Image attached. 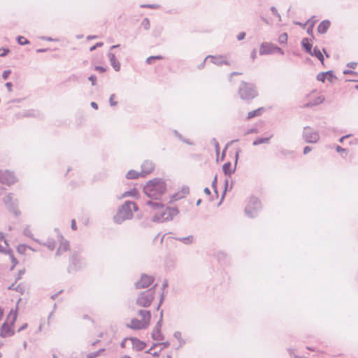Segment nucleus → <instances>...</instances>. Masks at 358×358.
Returning <instances> with one entry per match:
<instances>
[{
    "label": "nucleus",
    "instance_id": "25",
    "mask_svg": "<svg viewBox=\"0 0 358 358\" xmlns=\"http://www.w3.org/2000/svg\"><path fill=\"white\" fill-rule=\"evenodd\" d=\"M126 177L128 179H137L139 177H142V173L141 171L138 172L134 170H130L127 172Z\"/></svg>",
    "mask_w": 358,
    "mask_h": 358
},
{
    "label": "nucleus",
    "instance_id": "46",
    "mask_svg": "<svg viewBox=\"0 0 358 358\" xmlns=\"http://www.w3.org/2000/svg\"><path fill=\"white\" fill-rule=\"evenodd\" d=\"M71 228L73 230H76L77 229L76 221L74 220H73L72 222H71Z\"/></svg>",
    "mask_w": 358,
    "mask_h": 358
},
{
    "label": "nucleus",
    "instance_id": "56",
    "mask_svg": "<svg viewBox=\"0 0 358 358\" xmlns=\"http://www.w3.org/2000/svg\"><path fill=\"white\" fill-rule=\"evenodd\" d=\"M96 48V45H94V46H92V47H91V48H90V51H93L94 50H95V48Z\"/></svg>",
    "mask_w": 358,
    "mask_h": 358
},
{
    "label": "nucleus",
    "instance_id": "30",
    "mask_svg": "<svg viewBox=\"0 0 358 358\" xmlns=\"http://www.w3.org/2000/svg\"><path fill=\"white\" fill-rule=\"evenodd\" d=\"M164 57L162 55H157V56H150L147 58L146 62L149 64H152L155 62V60H161L163 59Z\"/></svg>",
    "mask_w": 358,
    "mask_h": 358
},
{
    "label": "nucleus",
    "instance_id": "31",
    "mask_svg": "<svg viewBox=\"0 0 358 358\" xmlns=\"http://www.w3.org/2000/svg\"><path fill=\"white\" fill-rule=\"evenodd\" d=\"M271 137H268V138H257L256 139L253 144L254 145H259V144H262V143H267L269 140H270Z\"/></svg>",
    "mask_w": 358,
    "mask_h": 358
},
{
    "label": "nucleus",
    "instance_id": "5",
    "mask_svg": "<svg viewBox=\"0 0 358 358\" xmlns=\"http://www.w3.org/2000/svg\"><path fill=\"white\" fill-rule=\"evenodd\" d=\"M140 319L134 318L131 320L128 327L134 329H146L150 323L151 315L149 311L140 310L138 312Z\"/></svg>",
    "mask_w": 358,
    "mask_h": 358
},
{
    "label": "nucleus",
    "instance_id": "61",
    "mask_svg": "<svg viewBox=\"0 0 358 358\" xmlns=\"http://www.w3.org/2000/svg\"><path fill=\"white\" fill-rule=\"evenodd\" d=\"M308 350L315 351V350H313V349H310V348H308Z\"/></svg>",
    "mask_w": 358,
    "mask_h": 358
},
{
    "label": "nucleus",
    "instance_id": "59",
    "mask_svg": "<svg viewBox=\"0 0 358 358\" xmlns=\"http://www.w3.org/2000/svg\"><path fill=\"white\" fill-rule=\"evenodd\" d=\"M324 53H325L326 56H327V57H329V55H328V54H327L324 50Z\"/></svg>",
    "mask_w": 358,
    "mask_h": 358
},
{
    "label": "nucleus",
    "instance_id": "15",
    "mask_svg": "<svg viewBox=\"0 0 358 358\" xmlns=\"http://www.w3.org/2000/svg\"><path fill=\"white\" fill-rule=\"evenodd\" d=\"M303 136L307 143H316L319 140V135L310 128H305Z\"/></svg>",
    "mask_w": 358,
    "mask_h": 358
},
{
    "label": "nucleus",
    "instance_id": "12",
    "mask_svg": "<svg viewBox=\"0 0 358 358\" xmlns=\"http://www.w3.org/2000/svg\"><path fill=\"white\" fill-rule=\"evenodd\" d=\"M127 342H130L132 348L136 351H141L146 348V343L142 341H140L137 338H129L124 339L122 343V346L124 347V345Z\"/></svg>",
    "mask_w": 358,
    "mask_h": 358
},
{
    "label": "nucleus",
    "instance_id": "55",
    "mask_svg": "<svg viewBox=\"0 0 358 358\" xmlns=\"http://www.w3.org/2000/svg\"><path fill=\"white\" fill-rule=\"evenodd\" d=\"M96 357V355H90L87 358H94Z\"/></svg>",
    "mask_w": 358,
    "mask_h": 358
},
{
    "label": "nucleus",
    "instance_id": "3",
    "mask_svg": "<svg viewBox=\"0 0 358 358\" xmlns=\"http://www.w3.org/2000/svg\"><path fill=\"white\" fill-rule=\"evenodd\" d=\"M137 210L138 206L135 203L127 201L121 206L115 215V222L120 224L126 220L131 219L133 217V213Z\"/></svg>",
    "mask_w": 358,
    "mask_h": 358
},
{
    "label": "nucleus",
    "instance_id": "50",
    "mask_svg": "<svg viewBox=\"0 0 358 358\" xmlns=\"http://www.w3.org/2000/svg\"><path fill=\"white\" fill-rule=\"evenodd\" d=\"M313 24H312L311 27L308 29V33L310 34H313Z\"/></svg>",
    "mask_w": 358,
    "mask_h": 358
},
{
    "label": "nucleus",
    "instance_id": "14",
    "mask_svg": "<svg viewBox=\"0 0 358 358\" xmlns=\"http://www.w3.org/2000/svg\"><path fill=\"white\" fill-rule=\"evenodd\" d=\"M316 78L318 81L322 83H324L325 80H328L329 83H334L337 80L336 76L334 74L333 71H331L320 73L317 75Z\"/></svg>",
    "mask_w": 358,
    "mask_h": 358
},
{
    "label": "nucleus",
    "instance_id": "57",
    "mask_svg": "<svg viewBox=\"0 0 358 358\" xmlns=\"http://www.w3.org/2000/svg\"><path fill=\"white\" fill-rule=\"evenodd\" d=\"M356 65H357L356 63H352V64H350V66L355 68Z\"/></svg>",
    "mask_w": 358,
    "mask_h": 358
},
{
    "label": "nucleus",
    "instance_id": "26",
    "mask_svg": "<svg viewBox=\"0 0 358 358\" xmlns=\"http://www.w3.org/2000/svg\"><path fill=\"white\" fill-rule=\"evenodd\" d=\"M311 56H314L317 57L322 63V64L324 65V56L322 52L317 49V48H315L313 50H312V54H310Z\"/></svg>",
    "mask_w": 358,
    "mask_h": 358
},
{
    "label": "nucleus",
    "instance_id": "32",
    "mask_svg": "<svg viewBox=\"0 0 358 358\" xmlns=\"http://www.w3.org/2000/svg\"><path fill=\"white\" fill-rule=\"evenodd\" d=\"M287 38H288V36H287V33H282L278 37V42L280 44H286L287 41Z\"/></svg>",
    "mask_w": 358,
    "mask_h": 358
},
{
    "label": "nucleus",
    "instance_id": "20",
    "mask_svg": "<svg viewBox=\"0 0 358 358\" xmlns=\"http://www.w3.org/2000/svg\"><path fill=\"white\" fill-rule=\"evenodd\" d=\"M222 170L225 175L230 176L236 170V164L231 162L224 163L222 166Z\"/></svg>",
    "mask_w": 358,
    "mask_h": 358
},
{
    "label": "nucleus",
    "instance_id": "34",
    "mask_svg": "<svg viewBox=\"0 0 358 358\" xmlns=\"http://www.w3.org/2000/svg\"><path fill=\"white\" fill-rule=\"evenodd\" d=\"M17 41L20 45H27L29 43V41L24 36H18Z\"/></svg>",
    "mask_w": 358,
    "mask_h": 358
},
{
    "label": "nucleus",
    "instance_id": "63",
    "mask_svg": "<svg viewBox=\"0 0 358 358\" xmlns=\"http://www.w3.org/2000/svg\"><path fill=\"white\" fill-rule=\"evenodd\" d=\"M355 88H356L357 90H358V85H356V86H355Z\"/></svg>",
    "mask_w": 358,
    "mask_h": 358
},
{
    "label": "nucleus",
    "instance_id": "47",
    "mask_svg": "<svg viewBox=\"0 0 358 358\" xmlns=\"http://www.w3.org/2000/svg\"><path fill=\"white\" fill-rule=\"evenodd\" d=\"M336 151L338 152H345L346 150L344 149V148H342L341 146H337L336 147Z\"/></svg>",
    "mask_w": 358,
    "mask_h": 358
},
{
    "label": "nucleus",
    "instance_id": "7",
    "mask_svg": "<svg viewBox=\"0 0 358 358\" xmlns=\"http://www.w3.org/2000/svg\"><path fill=\"white\" fill-rule=\"evenodd\" d=\"M238 93L243 100L254 99L258 94L255 87L252 84L243 81L239 85Z\"/></svg>",
    "mask_w": 358,
    "mask_h": 358
},
{
    "label": "nucleus",
    "instance_id": "6",
    "mask_svg": "<svg viewBox=\"0 0 358 358\" xmlns=\"http://www.w3.org/2000/svg\"><path fill=\"white\" fill-rule=\"evenodd\" d=\"M17 317L15 310H11L7 315L6 320L2 324L0 330V336L1 337L10 336L14 334L13 324Z\"/></svg>",
    "mask_w": 358,
    "mask_h": 358
},
{
    "label": "nucleus",
    "instance_id": "43",
    "mask_svg": "<svg viewBox=\"0 0 358 358\" xmlns=\"http://www.w3.org/2000/svg\"><path fill=\"white\" fill-rule=\"evenodd\" d=\"M312 150V148L309 147V146H306L305 147L304 150H303V153L306 155L307 153H308L309 152H310Z\"/></svg>",
    "mask_w": 358,
    "mask_h": 358
},
{
    "label": "nucleus",
    "instance_id": "21",
    "mask_svg": "<svg viewBox=\"0 0 358 358\" xmlns=\"http://www.w3.org/2000/svg\"><path fill=\"white\" fill-rule=\"evenodd\" d=\"M301 45L303 50L308 54H312V47L313 43L312 41L309 38H303L301 41Z\"/></svg>",
    "mask_w": 358,
    "mask_h": 358
},
{
    "label": "nucleus",
    "instance_id": "28",
    "mask_svg": "<svg viewBox=\"0 0 358 358\" xmlns=\"http://www.w3.org/2000/svg\"><path fill=\"white\" fill-rule=\"evenodd\" d=\"M8 244L2 234H0V252H5L7 249Z\"/></svg>",
    "mask_w": 358,
    "mask_h": 358
},
{
    "label": "nucleus",
    "instance_id": "42",
    "mask_svg": "<svg viewBox=\"0 0 358 358\" xmlns=\"http://www.w3.org/2000/svg\"><path fill=\"white\" fill-rule=\"evenodd\" d=\"M89 80L92 82V85H94L95 84V82H96V78L95 76H91L90 78H89Z\"/></svg>",
    "mask_w": 358,
    "mask_h": 358
},
{
    "label": "nucleus",
    "instance_id": "22",
    "mask_svg": "<svg viewBox=\"0 0 358 358\" xmlns=\"http://www.w3.org/2000/svg\"><path fill=\"white\" fill-rule=\"evenodd\" d=\"M264 110H265L264 108L261 107V108H259L252 111H250L248 113L247 119L250 120L255 117L260 116V115H262V114L264 113Z\"/></svg>",
    "mask_w": 358,
    "mask_h": 358
},
{
    "label": "nucleus",
    "instance_id": "36",
    "mask_svg": "<svg viewBox=\"0 0 358 358\" xmlns=\"http://www.w3.org/2000/svg\"><path fill=\"white\" fill-rule=\"evenodd\" d=\"M141 26L145 29H148L150 27V20L148 18H144L141 22Z\"/></svg>",
    "mask_w": 358,
    "mask_h": 358
},
{
    "label": "nucleus",
    "instance_id": "53",
    "mask_svg": "<svg viewBox=\"0 0 358 358\" xmlns=\"http://www.w3.org/2000/svg\"><path fill=\"white\" fill-rule=\"evenodd\" d=\"M204 192L207 194V195H210V191L208 188H205L204 189Z\"/></svg>",
    "mask_w": 358,
    "mask_h": 358
},
{
    "label": "nucleus",
    "instance_id": "9",
    "mask_svg": "<svg viewBox=\"0 0 358 358\" xmlns=\"http://www.w3.org/2000/svg\"><path fill=\"white\" fill-rule=\"evenodd\" d=\"M155 296V289H148L138 294L136 299V303L141 307H149L153 301Z\"/></svg>",
    "mask_w": 358,
    "mask_h": 358
},
{
    "label": "nucleus",
    "instance_id": "41",
    "mask_svg": "<svg viewBox=\"0 0 358 358\" xmlns=\"http://www.w3.org/2000/svg\"><path fill=\"white\" fill-rule=\"evenodd\" d=\"M95 69L96 71H98L99 72H101V73H103V72L106 71L105 68H103L102 66H97L95 67Z\"/></svg>",
    "mask_w": 358,
    "mask_h": 358
},
{
    "label": "nucleus",
    "instance_id": "27",
    "mask_svg": "<svg viewBox=\"0 0 358 358\" xmlns=\"http://www.w3.org/2000/svg\"><path fill=\"white\" fill-rule=\"evenodd\" d=\"M110 60L111 64L113 66L114 69L116 71H118L120 70V64L116 59L115 56L113 54H111L110 55Z\"/></svg>",
    "mask_w": 358,
    "mask_h": 358
},
{
    "label": "nucleus",
    "instance_id": "10",
    "mask_svg": "<svg viewBox=\"0 0 358 358\" xmlns=\"http://www.w3.org/2000/svg\"><path fill=\"white\" fill-rule=\"evenodd\" d=\"M261 208V203L257 197L251 196L246 205L245 212L250 217L256 215Z\"/></svg>",
    "mask_w": 358,
    "mask_h": 358
},
{
    "label": "nucleus",
    "instance_id": "62",
    "mask_svg": "<svg viewBox=\"0 0 358 358\" xmlns=\"http://www.w3.org/2000/svg\"><path fill=\"white\" fill-rule=\"evenodd\" d=\"M122 358H131L129 357H122Z\"/></svg>",
    "mask_w": 358,
    "mask_h": 358
},
{
    "label": "nucleus",
    "instance_id": "37",
    "mask_svg": "<svg viewBox=\"0 0 358 358\" xmlns=\"http://www.w3.org/2000/svg\"><path fill=\"white\" fill-rule=\"evenodd\" d=\"M8 52H9L8 49L0 48V56L1 57H3V56L6 55Z\"/></svg>",
    "mask_w": 358,
    "mask_h": 358
},
{
    "label": "nucleus",
    "instance_id": "49",
    "mask_svg": "<svg viewBox=\"0 0 358 358\" xmlns=\"http://www.w3.org/2000/svg\"><path fill=\"white\" fill-rule=\"evenodd\" d=\"M91 106L92 108H94V109H98V105L95 102H92L91 103Z\"/></svg>",
    "mask_w": 358,
    "mask_h": 358
},
{
    "label": "nucleus",
    "instance_id": "54",
    "mask_svg": "<svg viewBox=\"0 0 358 358\" xmlns=\"http://www.w3.org/2000/svg\"><path fill=\"white\" fill-rule=\"evenodd\" d=\"M3 315V310L0 308V320H1Z\"/></svg>",
    "mask_w": 358,
    "mask_h": 358
},
{
    "label": "nucleus",
    "instance_id": "52",
    "mask_svg": "<svg viewBox=\"0 0 358 358\" xmlns=\"http://www.w3.org/2000/svg\"><path fill=\"white\" fill-rule=\"evenodd\" d=\"M344 74H353L355 73V72H352V71L346 70L343 71Z\"/></svg>",
    "mask_w": 358,
    "mask_h": 358
},
{
    "label": "nucleus",
    "instance_id": "1",
    "mask_svg": "<svg viewBox=\"0 0 358 358\" xmlns=\"http://www.w3.org/2000/svg\"><path fill=\"white\" fill-rule=\"evenodd\" d=\"M167 185L162 178H155L150 180L144 186L143 191L148 197L152 199H159L166 193Z\"/></svg>",
    "mask_w": 358,
    "mask_h": 358
},
{
    "label": "nucleus",
    "instance_id": "60",
    "mask_svg": "<svg viewBox=\"0 0 358 358\" xmlns=\"http://www.w3.org/2000/svg\"><path fill=\"white\" fill-rule=\"evenodd\" d=\"M343 138H344V137H342V138L340 139V141H341V142H343Z\"/></svg>",
    "mask_w": 358,
    "mask_h": 358
},
{
    "label": "nucleus",
    "instance_id": "58",
    "mask_svg": "<svg viewBox=\"0 0 358 358\" xmlns=\"http://www.w3.org/2000/svg\"><path fill=\"white\" fill-rule=\"evenodd\" d=\"M102 45H103L102 43H98L95 45H96V47H99V46H101Z\"/></svg>",
    "mask_w": 358,
    "mask_h": 358
},
{
    "label": "nucleus",
    "instance_id": "44",
    "mask_svg": "<svg viewBox=\"0 0 358 358\" xmlns=\"http://www.w3.org/2000/svg\"><path fill=\"white\" fill-rule=\"evenodd\" d=\"M12 86H13V85H12V83H7L6 84V87H7V89H8V90L9 92H11V91H12Z\"/></svg>",
    "mask_w": 358,
    "mask_h": 358
},
{
    "label": "nucleus",
    "instance_id": "35",
    "mask_svg": "<svg viewBox=\"0 0 358 358\" xmlns=\"http://www.w3.org/2000/svg\"><path fill=\"white\" fill-rule=\"evenodd\" d=\"M29 249L25 245H19L17 248V250L20 254H24Z\"/></svg>",
    "mask_w": 358,
    "mask_h": 358
},
{
    "label": "nucleus",
    "instance_id": "40",
    "mask_svg": "<svg viewBox=\"0 0 358 358\" xmlns=\"http://www.w3.org/2000/svg\"><path fill=\"white\" fill-rule=\"evenodd\" d=\"M10 260L13 263V267L15 266L16 264H17V260L15 259V258L14 257V256L13 255H10Z\"/></svg>",
    "mask_w": 358,
    "mask_h": 358
},
{
    "label": "nucleus",
    "instance_id": "16",
    "mask_svg": "<svg viewBox=\"0 0 358 358\" xmlns=\"http://www.w3.org/2000/svg\"><path fill=\"white\" fill-rule=\"evenodd\" d=\"M280 50V49L279 48H278L277 46H275L271 43H264L260 46L259 52L261 55H267V54L273 53V52H278Z\"/></svg>",
    "mask_w": 358,
    "mask_h": 358
},
{
    "label": "nucleus",
    "instance_id": "48",
    "mask_svg": "<svg viewBox=\"0 0 358 358\" xmlns=\"http://www.w3.org/2000/svg\"><path fill=\"white\" fill-rule=\"evenodd\" d=\"M241 73H239V72H233L231 73L230 75H229V79H231L233 78L234 76H236V75H241Z\"/></svg>",
    "mask_w": 358,
    "mask_h": 358
},
{
    "label": "nucleus",
    "instance_id": "45",
    "mask_svg": "<svg viewBox=\"0 0 358 358\" xmlns=\"http://www.w3.org/2000/svg\"><path fill=\"white\" fill-rule=\"evenodd\" d=\"M10 74V71H3V74H2V76L4 79H6L8 76V75Z\"/></svg>",
    "mask_w": 358,
    "mask_h": 358
},
{
    "label": "nucleus",
    "instance_id": "33",
    "mask_svg": "<svg viewBox=\"0 0 358 358\" xmlns=\"http://www.w3.org/2000/svg\"><path fill=\"white\" fill-rule=\"evenodd\" d=\"M193 239H194V238L192 236H189L187 237H183V238H180V241H182V243H184L185 244H189V243H192Z\"/></svg>",
    "mask_w": 358,
    "mask_h": 358
},
{
    "label": "nucleus",
    "instance_id": "13",
    "mask_svg": "<svg viewBox=\"0 0 358 358\" xmlns=\"http://www.w3.org/2000/svg\"><path fill=\"white\" fill-rule=\"evenodd\" d=\"M154 282V278L151 275H142L140 279L136 282V287L145 288L150 286Z\"/></svg>",
    "mask_w": 358,
    "mask_h": 358
},
{
    "label": "nucleus",
    "instance_id": "17",
    "mask_svg": "<svg viewBox=\"0 0 358 358\" xmlns=\"http://www.w3.org/2000/svg\"><path fill=\"white\" fill-rule=\"evenodd\" d=\"M155 169L154 164L150 161H145L141 165L142 177L151 173Z\"/></svg>",
    "mask_w": 358,
    "mask_h": 358
},
{
    "label": "nucleus",
    "instance_id": "11",
    "mask_svg": "<svg viewBox=\"0 0 358 358\" xmlns=\"http://www.w3.org/2000/svg\"><path fill=\"white\" fill-rule=\"evenodd\" d=\"M17 181V178L13 172L8 170H0V182L11 185Z\"/></svg>",
    "mask_w": 358,
    "mask_h": 358
},
{
    "label": "nucleus",
    "instance_id": "51",
    "mask_svg": "<svg viewBox=\"0 0 358 358\" xmlns=\"http://www.w3.org/2000/svg\"><path fill=\"white\" fill-rule=\"evenodd\" d=\"M256 55H257L256 50H253L252 52L251 53V57H252V59H255Z\"/></svg>",
    "mask_w": 358,
    "mask_h": 358
},
{
    "label": "nucleus",
    "instance_id": "29",
    "mask_svg": "<svg viewBox=\"0 0 358 358\" xmlns=\"http://www.w3.org/2000/svg\"><path fill=\"white\" fill-rule=\"evenodd\" d=\"M138 195V192L136 189L134 188L129 191L125 192L122 194V197H136Z\"/></svg>",
    "mask_w": 358,
    "mask_h": 358
},
{
    "label": "nucleus",
    "instance_id": "19",
    "mask_svg": "<svg viewBox=\"0 0 358 358\" xmlns=\"http://www.w3.org/2000/svg\"><path fill=\"white\" fill-rule=\"evenodd\" d=\"M211 62L217 65L226 64L229 65L230 63L227 60L224 56H210Z\"/></svg>",
    "mask_w": 358,
    "mask_h": 358
},
{
    "label": "nucleus",
    "instance_id": "39",
    "mask_svg": "<svg viewBox=\"0 0 358 358\" xmlns=\"http://www.w3.org/2000/svg\"><path fill=\"white\" fill-rule=\"evenodd\" d=\"M245 33L241 32L237 35V39L239 41L243 40L245 38Z\"/></svg>",
    "mask_w": 358,
    "mask_h": 358
},
{
    "label": "nucleus",
    "instance_id": "24",
    "mask_svg": "<svg viewBox=\"0 0 358 358\" xmlns=\"http://www.w3.org/2000/svg\"><path fill=\"white\" fill-rule=\"evenodd\" d=\"M152 337L157 341H160L164 339L163 335L159 327H156L152 331Z\"/></svg>",
    "mask_w": 358,
    "mask_h": 358
},
{
    "label": "nucleus",
    "instance_id": "4",
    "mask_svg": "<svg viewBox=\"0 0 358 358\" xmlns=\"http://www.w3.org/2000/svg\"><path fill=\"white\" fill-rule=\"evenodd\" d=\"M168 342L154 344L146 353L152 356V358H172L171 351L169 348Z\"/></svg>",
    "mask_w": 358,
    "mask_h": 358
},
{
    "label": "nucleus",
    "instance_id": "23",
    "mask_svg": "<svg viewBox=\"0 0 358 358\" xmlns=\"http://www.w3.org/2000/svg\"><path fill=\"white\" fill-rule=\"evenodd\" d=\"M330 27V22L328 20H324L319 24L317 30L320 33L324 34Z\"/></svg>",
    "mask_w": 358,
    "mask_h": 358
},
{
    "label": "nucleus",
    "instance_id": "2",
    "mask_svg": "<svg viewBox=\"0 0 358 358\" xmlns=\"http://www.w3.org/2000/svg\"><path fill=\"white\" fill-rule=\"evenodd\" d=\"M45 245L50 250H54L55 248H57V255H64L66 253H70L69 241L65 240L60 235H56L54 237L49 238Z\"/></svg>",
    "mask_w": 358,
    "mask_h": 358
},
{
    "label": "nucleus",
    "instance_id": "38",
    "mask_svg": "<svg viewBox=\"0 0 358 358\" xmlns=\"http://www.w3.org/2000/svg\"><path fill=\"white\" fill-rule=\"evenodd\" d=\"M115 98V94H112L110 97V103L113 106H115L117 105V101H114Z\"/></svg>",
    "mask_w": 358,
    "mask_h": 358
},
{
    "label": "nucleus",
    "instance_id": "18",
    "mask_svg": "<svg viewBox=\"0 0 358 358\" xmlns=\"http://www.w3.org/2000/svg\"><path fill=\"white\" fill-rule=\"evenodd\" d=\"M189 193V189L187 187H182L179 189L177 192L173 194L171 196V201H176L182 198H185Z\"/></svg>",
    "mask_w": 358,
    "mask_h": 358
},
{
    "label": "nucleus",
    "instance_id": "8",
    "mask_svg": "<svg viewBox=\"0 0 358 358\" xmlns=\"http://www.w3.org/2000/svg\"><path fill=\"white\" fill-rule=\"evenodd\" d=\"M148 212L153 216L155 221H162L166 219L164 217L165 211L167 210L164 205L157 202L148 201Z\"/></svg>",
    "mask_w": 358,
    "mask_h": 358
}]
</instances>
